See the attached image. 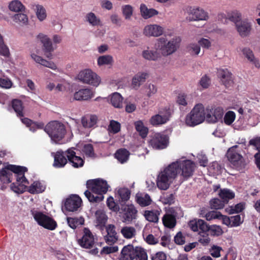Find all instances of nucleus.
I'll return each mask as SVG.
<instances>
[{"label":"nucleus","instance_id":"nucleus-1","mask_svg":"<svg viewBox=\"0 0 260 260\" xmlns=\"http://www.w3.org/2000/svg\"><path fill=\"white\" fill-rule=\"evenodd\" d=\"M27 168L14 165H8L0 171V180L3 183H9L12 181L13 173L16 178V182L11 185V189L17 193H22L29 182L24 175Z\"/></svg>","mask_w":260,"mask_h":260},{"label":"nucleus","instance_id":"nucleus-2","mask_svg":"<svg viewBox=\"0 0 260 260\" xmlns=\"http://www.w3.org/2000/svg\"><path fill=\"white\" fill-rule=\"evenodd\" d=\"M87 190L84 192L85 196L92 203H98L104 200V194L108 191L109 185L106 181L98 178L88 180L86 182Z\"/></svg>","mask_w":260,"mask_h":260},{"label":"nucleus","instance_id":"nucleus-3","mask_svg":"<svg viewBox=\"0 0 260 260\" xmlns=\"http://www.w3.org/2000/svg\"><path fill=\"white\" fill-rule=\"evenodd\" d=\"M195 164L191 160H177L170 165V168L174 172L176 177L180 174L183 180H186L193 174Z\"/></svg>","mask_w":260,"mask_h":260},{"label":"nucleus","instance_id":"nucleus-4","mask_svg":"<svg viewBox=\"0 0 260 260\" xmlns=\"http://www.w3.org/2000/svg\"><path fill=\"white\" fill-rule=\"evenodd\" d=\"M181 39L179 37H175L168 41L164 37L157 39L155 45L156 50H159L164 56H169L175 52L180 46Z\"/></svg>","mask_w":260,"mask_h":260},{"label":"nucleus","instance_id":"nucleus-5","mask_svg":"<svg viewBox=\"0 0 260 260\" xmlns=\"http://www.w3.org/2000/svg\"><path fill=\"white\" fill-rule=\"evenodd\" d=\"M44 131L56 143L61 140L66 133L64 125L58 121H52L49 122L44 127Z\"/></svg>","mask_w":260,"mask_h":260},{"label":"nucleus","instance_id":"nucleus-6","mask_svg":"<svg viewBox=\"0 0 260 260\" xmlns=\"http://www.w3.org/2000/svg\"><path fill=\"white\" fill-rule=\"evenodd\" d=\"M205 118V108L202 104H197L185 117L186 125L194 126L203 122Z\"/></svg>","mask_w":260,"mask_h":260},{"label":"nucleus","instance_id":"nucleus-7","mask_svg":"<svg viewBox=\"0 0 260 260\" xmlns=\"http://www.w3.org/2000/svg\"><path fill=\"white\" fill-rule=\"evenodd\" d=\"M176 177L174 172L170 168V165L159 173L156 184L161 190H167L170 186L172 180Z\"/></svg>","mask_w":260,"mask_h":260},{"label":"nucleus","instance_id":"nucleus-8","mask_svg":"<svg viewBox=\"0 0 260 260\" xmlns=\"http://www.w3.org/2000/svg\"><path fill=\"white\" fill-rule=\"evenodd\" d=\"M237 146L229 149L226 153V157L236 169L241 171L245 168V161L243 156L236 151Z\"/></svg>","mask_w":260,"mask_h":260},{"label":"nucleus","instance_id":"nucleus-9","mask_svg":"<svg viewBox=\"0 0 260 260\" xmlns=\"http://www.w3.org/2000/svg\"><path fill=\"white\" fill-rule=\"evenodd\" d=\"M169 144V137L163 133L154 134L149 141V145L154 149H166Z\"/></svg>","mask_w":260,"mask_h":260},{"label":"nucleus","instance_id":"nucleus-10","mask_svg":"<svg viewBox=\"0 0 260 260\" xmlns=\"http://www.w3.org/2000/svg\"><path fill=\"white\" fill-rule=\"evenodd\" d=\"M34 218L38 223L49 230H54L57 227L56 222L51 217L43 214L41 212L32 213Z\"/></svg>","mask_w":260,"mask_h":260},{"label":"nucleus","instance_id":"nucleus-11","mask_svg":"<svg viewBox=\"0 0 260 260\" xmlns=\"http://www.w3.org/2000/svg\"><path fill=\"white\" fill-rule=\"evenodd\" d=\"M171 110L169 108H165L158 111V114L152 116L150 123L153 126H158L167 123L171 116Z\"/></svg>","mask_w":260,"mask_h":260},{"label":"nucleus","instance_id":"nucleus-12","mask_svg":"<svg viewBox=\"0 0 260 260\" xmlns=\"http://www.w3.org/2000/svg\"><path fill=\"white\" fill-rule=\"evenodd\" d=\"M235 27L238 34L242 38L250 36L253 31L252 23L247 18L241 20Z\"/></svg>","mask_w":260,"mask_h":260},{"label":"nucleus","instance_id":"nucleus-13","mask_svg":"<svg viewBox=\"0 0 260 260\" xmlns=\"http://www.w3.org/2000/svg\"><path fill=\"white\" fill-rule=\"evenodd\" d=\"M82 237L78 240V243L83 248H91L94 244L93 236L87 228L84 229Z\"/></svg>","mask_w":260,"mask_h":260},{"label":"nucleus","instance_id":"nucleus-14","mask_svg":"<svg viewBox=\"0 0 260 260\" xmlns=\"http://www.w3.org/2000/svg\"><path fill=\"white\" fill-rule=\"evenodd\" d=\"M68 152L66 151L59 150L54 153V161L53 166L56 168H61L64 167L69 162L68 161Z\"/></svg>","mask_w":260,"mask_h":260},{"label":"nucleus","instance_id":"nucleus-15","mask_svg":"<svg viewBox=\"0 0 260 260\" xmlns=\"http://www.w3.org/2000/svg\"><path fill=\"white\" fill-rule=\"evenodd\" d=\"M38 38L40 40L42 44H43V50L46 56L48 58H52V52L54 51V48L50 38L43 34L38 35Z\"/></svg>","mask_w":260,"mask_h":260},{"label":"nucleus","instance_id":"nucleus-16","mask_svg":"<svg viewBox=\"0 0 260 260\" xmlns=\"http://www.w3.org/2000/svg\"><path fill=\"white\" fill-rule=\"evenodd\" d=\"M105 229L107 232V235L104 236L106 243L111 245L116 243L118 240V235L116 231V226L114 224H109Z\"/></svg>","mask_w":260,"mask_h":260},{"label":"nucleus","instance_id":"nucleus-17","mask_svg":"<svg viewBox=\"0 0 260 260\" xmlns=\"http://www.w3.org/2000/svg\"><path fill=\"white\" fill-rule=\"evenodd\" d=\"M164 31V28L157 24H149L145 26L143 34L147 37H157L161 36Z\"/></svg>","mask_w":260,"mask_h":260},{"label":"nucleus","instance_id":"nucleus-18","mask_svg":"<svg viewBox=\"0 0 260 260\" xmlns=\"http://www.w3.org/2000/svg\"><path fill=\"white\" fill-rule=\"evenodd\" d=\"M188 19L189 21L204 20L208 17L207 13L200 8H192L190 7L188 11Z\"/></svg>","mask_w":260,"mask_h":260},{"label":"nucleus","instance_id":"nucleus-19","mask_svg":"<svg viewBox=\"0 0 260 260\" xmlns=\"http://www.w3.org/2000/svg\"><path fill=\"white\" fill-rule=\"evenodd\" d=\"M76 79L80 81H100V77L90 69H85L80 72Z\"/></svg>","mask_w":260,"mask_h":260},{"label":"nucleus","instance_id":"nucleus-20","mask_svg":"<svg viewBox=\"0 0 260 260\" xmlns=\"http://www.w3.org/2000/svg\"><path fill=\"white\" fill-rule=\"evenodd\" d=\"M69 163L75 168H81L84 166V160L81 157L77 156L73 148L67 150Z\"/></svg>","mask_w":260,"mask_h":260},{"label":"nucleus","instance_id":"nucleus-21","mask_svg":"<svg viewBox=\"0 0 260 260\" xmlns=\"http://www.w3.org/2000/svg\"><path fill=\"white\" fill-rule=\"evenodd\" d=\"M81 203V199L77 195H74L66 200L64 207L67 210L73 212L77 210Z\"/></svg>","mask_w":260,"mask_h":260},{"label":"nucleus","instance_id":"nucleus-22","mask_svg":"<svg viewBox=\"0 0 260 260\" xmlns=\"http://www.w3.org/2000/svg\"><path fill=\"white\" fill-rule=\"evenodd\" d=\"M95 225L101 231L105 229L108 220V216L105 212L102 210H98L95 213Z\"/></svg>","mask_w":260,"mask_h":260},{"label":"nucleus","instance_id":"nucleus-23","mask_svg":"<svg viewBox=\"0 0 260 260\" xmlns=\"http://www.w3.org/2000/svg\"><path fill=\"white\" fill-rule=\"evenodd\" d=\"M98 118L96 115L87 114L81 118V123L85 128H93L96 125Z\"/></svg>","mask_w":260,"mask_h":260},{"label":"nucleus","instance_id":"nucleus-24","mask_svg":"<svg viewBox=\"0 0 260 260\" xmlns=\"http://www.w3.org/2000/svg\"><path fill=\"white\" fill-rule=\"evenodd\" d=\"M135 249L132 245H127L122 248L119 260H134Z\"/></svg>","mask_w":260,"mask_h":260},{"label":"nucleus","instance_id":"nucleus-25","mask_svg":"<svg viewBox=\"0 0 260 260\" xmlns=\"http://www.w3.org/2000/svg\"><path fill=\"white\" fill-rule=\"evenodd\" d=\"M249 145L253 146L258 151L254 155L255 163L260 171V136L256 137L249 141Z\"/></svg>","mask_w":260,"mask_h":260},{"label":"nucleus","instance_id":"nucleus-26","mask_svg":"<svg viewBox=\"0 0 260 260\" xmlns=\"http://www.w3.org/2000/svg\"><path fill=\"white\" fill-rule=\"evenodd\" d=\"M93 95L91 90L88 88L82 89L74 93V99L77 101H87Z\"/></svg>","mask_w":260,"mask_h":260},{"label":"nucleus","instance_id":"nucleus-27","mask_svg":"<svg viewBox=\"0 0 260 260\" xmlns=\"http://www.w3.org/2000/svg\"><path fill=\"white\" fill-rule=\"evenodd\" d=\"M223 115V110L221 108L217 107L214 109L213 112L207 113L206 117L209 121L212 123H215L221 120Z\"/></svg>","mask_w":260,"mask_h":260},{"label":"nucleus","instance_id":"nucleus-28","mask_svg":"<svg viewBox=\"0 0 260 260\" xmlns=\"http://www.w3.org/2000/svg\"><path fill=\"white\" fill-rule=\"evenodd\" d=\"M31 8L34 10L37 17L40 21H43L46 18V11L42 5L32 4H31Z\"/></svg>","mask_w":260,"mask_h":260},{"label":"nucleus","instance_id":"nucleus-29","mask_svg":"<svg viewBox=\"0 0 260 260\" xmlns=\"http://www.w3.org/2000/svg\"><path fill=\"white\" fill-rule=\"evenodd\" d=\"M123 218L125 221L130 222L136 217L137 210L133 205L127 206L124 208Z\"/></svg>","mask_w":260,"mask_h":260},{"label":"nucleus","instance_id":"nucleus-30","mask_svg":"<svg viewBox=\"0 0 260 260\" xmlns=\"http://www.w3.org/2000/svg\"><path fill=\"white\" fill-rule=\"evenodd\" d=\"M110 104L116 108H121L122 107L123 98L118 92H114L111 94L108 98Z\"/></svg>","mask_w":260,"mask_h":260},{"label":"nucleus","instance_id":"nucleus-31","mask_svg":"<svg viewBox=\"0 0 260 260\" xmlns=\"http://www.w3.org/2000/svg\"><path fill=\"white\" fill-rule=\"evenodd\" d=\"M140 12L142 16L144 19H148L158 14V12L154 9H148L146 5L142 4L140 5Z\"/></svg>","mask_w":260,"mask_h":260},{"label":"nucleus","instance_id":"nucleus-32","mask_svg":"<svg viewBox=\"0 0 260 260\" xmlns=\"http://www.w3.org/2000/svg\"><path fill=\"white\" fill-rule=\"evenodd\" d=\"M130 155L129 152L125 148L118 149L115 154V157L121 164L127 161Z\"/></svg>","mask_w":260,"mask_h":260},{"label":"nucleus","instance_id":"nucleus-33","mask_svg":"<svg viewBox=\"0 0 260 260\" xmlns=\"http://www.w3.org/2000/svg\"><path fill=\"white\" fill-rule=\"evenodd\" d=\"M31 56L36 62L39 63L43 66L49 68L53 70L57 69L56 64L52 61H47L43 59L42 57L35 54H32Z\"/></svg>","mask_w":260,"mask_h":260},{"label":"nucleus","instance_id":"nucleus-34","mask_svg":"<svg viewBox=\"0 0 260 260\" xmlns=\"http://www.w3.org/2000/svg\"><path fill=\"white\" fill-rule=\"evenodd\" d=\"M160 212V211L158 210H146L144 216L148 221L156 223L158 222Z\"/></svg>","mask_w":260,"mask_h":260},{"label":"nucleus","instance_id":"nucleus-35","mask_svg":"<svg viewBox=\"0 0 260 260\" xmlns=\"http://www.w3.org/2000/svg\"><path fill=\"white\" fill-rule=\"evenodd\" d=\"M164 225L169 229L174 228L177 223L176 219L172 215L168 213L165 214L162 218Z\"/></svg>","mask_w":260,"mask_h":260},{"label":"nucleus","instance_id":"nucleus-36","mask_svg":"<svg viewBox=\"0 0 260 260\" xmlns=\"http://www.w3.org/2000/svg\"><path fill=\"white\" fill-rule=\"evenodd\" d=\"M11 104L13 109L17 114V115L20 117H23L24 106H23L22 102L20 100L14 99L12 101Z\"/></svg>","mask_w":260,"mask_h":260},{"label":"nucleus","instance_id":"nucleus-37","mask_svg":"<svg viewBox=\"0 0 260 260\" xmlns=\"http://www.w3.org/2000/svg\"><path fill=\"white\" fill-rule=\"evenodd\" d=\"M46 189V186L40 181L34 182L28 187V191L32 194L42 193Z\"/></svg>","mask_w":260,"mask_h":260},{"label":"nucleus","instance_id":"nucleus-38","mask_svg":"<svg viewBox=\"0 0 260 260\" xmlns=\"http://www.w3.org/2000/svg\"><path fill=\"white\" fill-rule=\"evenodd\" d=\"M226 18L235 24V26L242 20V14L238 10H234L227 13Z\"/></svg>","mask_w":260,"mask_h":260},{"label":"nucleus","instance_id":"nucleus-39","mask_svg":"<svg viewBox=\"0 0 260 260\" xmlns=\"http://www.w3.org/2000/svg\"><path fill=\"white\" fill-rule=\"evenodd\" d=\"M217 75L219 79L224 81H231L233 80V75L227 69H218Z\"/></svg>","mask_w":260,"mask_h":260},{"label":"nucleus","instance_id":"nucleus-40","mask_svg":"<svg viewBox=\"0 0 260 260\" xmlns=\"http://www.w3.org/2000/svg\"><path fill=\"white\" fill-rule=\"evenodd\" d=\"M142 56L146 59L153 61L157 60L160 57V53L157 52V50L156 51L144 50L142 52Z\"/></svg>","mask_w":260,"mask_h":260},{"label":"nucleus","instance_id":"nucleus-41","mask_svg":"<svg viewBox=\"0 0 260 260\" xmlns=\"http://www.w3.org/2000/svg\"><path fill=\"white\" fill-rule=\"evenodd\" d=\"M121 233L126 239H131L136 235V230L133 226H125L121 230Z\"/></svg>","mask_w":260,"mask_h":260},{"label":"nucleus","instance_id":"nucleus-42","mask_svg":"<svg viewBox=\"0 0 260 260\" xmlns=\"http://www.w3.org/2000/svg\"><path fill=\"white\" fill-rule=\"evenodd\" d=\"M10 11L15 12H23L25 11V6L18 0L11 1L9 5Z\"/></svg>","mask_w":260,"mask_h":260},{"label":"nucleus","instance_id":"nucleus-43","mask_svg":"<svg viewBox=\"0 0 260 260\" xmlns=\"http://www.w3.org/2000/svg\"><path fill=\"white\" fill-rule=\"evenodd\" d=\"M219 197L224 201V203H228L230 200L235 197V193L233 191L228 189H221L219 192Z\"/></svg>","mask_w":260,"mask_h":260},{"label":"nucleus","instance_id":"nucleus-44","mask_svg":"<svg viewBox=\"0 0 260 260\" xmlns=\"http://www.w3.org/2000/svg\"><path fill=\"white\" fill-rule=\"evenodd\" d=\"M13 20L21 26L27 25L28 24V19L27 16L24 13H18L15 14L13 17Z\"/></svg>","mask_w":260,"mask_h":260},{"label":"nucleus","instance_id":"nucleus-45","mask_svg":"<svg viewBox=\"0 0 260 260\" xmlns=\"http://www.w3.org/2000/svg\"><path fill=\"white\" fill-rule=\"evenodd\" d=\"M85 18L86 21L92 26L102 25L101 21L100 18L97 17L95 14L92 12L87 13Z\"/></svg>","mask_w":260,"mask_h":260},{"label":"nucleus","instance_id":"nucleus-46","mask_svg":"<svg viewBox=\"0 0 260 260\" xmlns=\"http://www.w3.org/2000/svg\"><path fill=\"white\" fill-rule=\"evenodd\" d=\"M242 52L245 55L246 58L251 62H252L257 68L260 67V64L258 61L255 58L252 51L248 48H245L243 49Z\"/></svg>","mask_w":260,"mask_h":260},{"label":"nucleus","instance_id":"nucleus-47","mask_svg":"<svg viewBox=\"0 0 260 260\" xmlns=\"http://www.w3.org/2000/svg\"><path fill=\"white\" fill-rule=\"evenodd\" d=\"M135 126L136 129L139 133L142 138H144L147 136L148 133V129L144 125L142 121H137L135 122Z\"/></svg>","mask_w":260,"mask_h":260},{"label":"nucleus","instance_id":"nucleus-48","mask_svg":"<svg viewBox=\"0 0 260 260\" xmlns=\"http://www.w3.org/2000/svg\"><path fill=\"white\" fill-rule=\"evenodd\" d=\"M67 222L70 227L73 229H75L79 225H81L84 224V219L82 217L78 218L69 217L67 218Z\"/></svg>","mask_w":260,"mask_h":260},{"label":"nucleus","instance_id":"nucleus-49","mask_svg":"<svg viewBox=\"0 0 260 260\" xmlns=\"http://www.w3.org/2000/svg\"><path fill=\"white\" fill-rule=\"evenodd\" d=\"M137 202L141 206L146 207L151 204L152 200L148 194H145L144 196L137 197Z\"/></svg>","mask_w":260,"mask_h":260},{"label":"nucleus","instance_id":"nucleus-50","mask_svg":"<svg viewBox=\"0 0 260 260\" xmlns=\"http://www.w3.org/2000/svg\"><path fill=\"white\" fill-rule=\"evenodd\" d=\"M134 259L147 260V255L144 250L140 247H136L135 249Z\"/></svg>","mask_w":260,"mask_h":260},{"label":"nucleus","instance_id":"nucleus-51","mask_svg":"<svg viewBox=\"0 0 260 260\" xmlns=\"http://www.w3.org/2000/svg\"><path fill=\"white\" fill-rule=\"evenodd\" d=\"M121 202H126L129 200L131 196L130 190L126 188H120L118 191Z\"/></svg>","mask_w":260,"mask_h":260},{"label":"nucleus","instance_id":"nucleus-52","mask_svg":"<svg viewBox=\"0 0 260 260\" xmlns=\"http://www.w3.org/2000/svg\"><path fill=\"white\" fill-rule=\"evenodd\" d=\"M244 209V204L242 203H239L236 205L234 207L230 206L226 209V211L229 214H233L234 213H238L242 212Z\"/></svg>","mask_w":260,"mask_h":260},{"label":"nucleus","instance_id":"nucleus-53","mask_svg":"<svg viewBox=\"0 0 260 260\" xmlns=\"http://www.w3.org/2000/svg\"><path fill=\"white\" fill-rule=\"evenodd\" d=\"M224 201L220 200L218 198H215L210 201V205L212 209H220L223 208L224 206Z\"/></svg>","mask_w":260,"mask_h":260},{"label":"nucleus","instance_id":"nucleus-54","mask_svg":"<svg viewBox=\"0 0 260 260\" xmlns=\"http://www.w3.org/2000/svg\"><path fill=\"white\" fill-rule=\"evenodd\" d=\"M113 61L112 56L109 55L100 56L98 59V63L99 66L111 64Z\"/></svg>","mask_w":260,"mask_h":260},{"label":"nucleus","instance_id":"nucleus-55","mask_svg":"<svg viewBox=\"0 0 260 260\" xmlns=\"http://www.w3.org/2000/svg\"><path fill=\"white\" fill-rule=\"evenodd\" d=\"M122 12L125 19H129L133 13V8L129 5H124L122 7Z\"/></svg>","mask_w":260,"mask_h":260},{"label":"nucleus","instance_id":"nucleus-56","mask_svg":"<svg viewBox=\"0 0 260 260\" xmlns=\"http://www.w3.org/2000/svg\"><path fill=\"white\" fill-rule=\"evenodd\" d=\"M187 49L191 55H198L200 52L201 47L199 44L191 43L187 46Z\"/></svg>","mask_w":260,"mask_h":260},{"label":"nucleus","instance_id":"nucleus-57","mask_svg":"<svg viewBox=\"0 0 260 260\" xmlns=\"http://www.w3.org/2000/svg\"><path fill=\"white\" fill-rule=\"evenodd\" d=\"M235 118V113L233 111H229L224 115V122L225 124L230 125L234 121Z\"/></svg>","mask_w":260,"mask_h":260},{"label":"nucleus","instance_id":"nucleus-58","mask_svg":"<svg viewBox=\"0 0 260 260\" xmlns=\"http://www.w3.org/2000/svg\"><path fill=\"white\" fill-rule=\"evenodd\" d=\"M106 202L107 206L112 211L117 212L119 210V206L118 204L115 203L113 197H109L107 199Z\"/></svg>","mask_w":260,"mask_h":260},{"label":"nucleus","instance_id":"nucleus-59","mask_svg":"<svg viewBox=\"0 0 260 260\" xmlns=\"http://www.w3.org/2000/svg\"><path fill=\"white\" fill-rule=\"evenodd\" d=\"M120 124L118 122L112 120L110 121L109 126L110 131L113 134L118 133L120 131Z\"/></svg>","mask_w":260,"mask_h":260},{"label":"nucleus","instance_id":"nucleus-60","mask_svg":"<svg viewBox=\"0 0 260 260\" xmlns=\"http://www.w3.org/2000/svg\"><path fill=\"white\" fill-rule=\"evenodd\" d=\"M83 151L85 155L87 156L94 157L95 156L93 147L91 144H87L84 145Z\"/></svg>","mask_w":260,"mask_h":260},{"label":"nucleus","instance_id":"nucleus-61","mask_svg":"<svg viewBox=\"0 0 260 260\" xmlns=\"http://www.w3.org/2000/svg\"><path fill=\"white\" fill-rule=\"evenodd\" d=\"M161 200L164 204L171 205L175 202V197L172 193L163 194Z\"/></svg>","mask_w":260,"mask_h":260},{"label":"nucleus","instance_id":"nucleus-62","mask_svg":"<svg viewBox=\"0 0 260 260\" xmlns=\"http://www.w3.org/2000/svg\"><path fill=\"white\" fill-rule=\"evenodd\" d=\"M9 54V48L4 44L2 36L0 34V54L4 56H8Z\"/></svg>","mask_w":260,"mask_h":260},{"label":"nucleus","instance_id":"nucleus-63","mask_svg":"<svg viewBox=\"0 0 260 260\" xmlns=\"http://www.w3.org/2000/svg\"><path fill=\"white\" fill-rule=\"evenodd\" d=\"M168 214L172 215L176 219L177 217L178 218L179 216H182L183 215V212L181 208L178 207H171L169 209V213Z\"/></svg>","mask_w":260,"mask_h":260},{"label":"nucleus","instance_id":"nucleus-64","mask_svg":"<svg viewBox=\"0 0 260 260\" xmlns=\"http://www.w3.org/2000/svg\"><path fill=\"white\" fill-rule=\"evenodd\" d=\"M220 216H221V214L220 212L212 211L207 213L205 215V217L207 220H211L214 219H219Z\"/></svg>","mask_w":260,"mask_h":260}]
</instances>
